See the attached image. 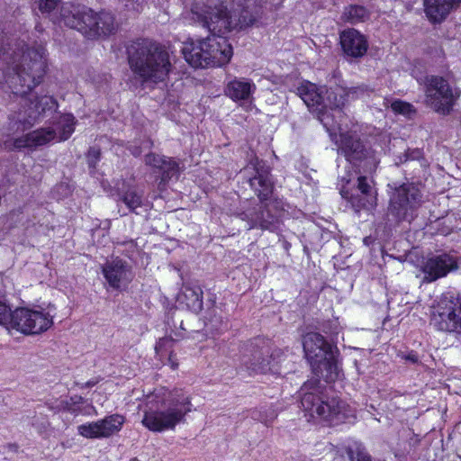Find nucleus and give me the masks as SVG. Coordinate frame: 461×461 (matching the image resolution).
Here are the masks:
<instances>
[{
	"mask_svg": "<svg viewBox=\"0 0 461 461\" xmlns=\"http://www.w3.org/2000/svg\"><path fill=\"white\" fill-rule=\"evenodd\" d=\"M33 105L34 111L29 114L30 118L36 121L40 116L44 115L47 112H55L58 109V102L53 96L44 95L36 96L34 101H30V108Z\"/></svg>",
	"mask_w": 461,
	"mask_h": 461,
	"instance_id": "28",
	"label": "nucleus"
},
{
	"mask_svg": "<svg viewBox=\"0 0 461 461\" xmlns=\"http://www.w3.org/2000/svg\"><path fill=\"white\" fill-rule=\"evenodd\" d=\"M458 267L456 260L447 253L428 258L421 271L427 282H434L445 277L449 272Z\"/></svg>",
	"mask_w": 461,
	"mask_h": 461,
	"instance_id": "21",
	"label": "nucleus"
},
{
	"mask_svg": "<svg viewBox=\"0 0 461 461\" xmlns=\"http://www.w3.org/2000/svg\"><path fill=\"white\" fill-rule=\"evenodd\" d=\"M425 95L429 106L441 115H448L459 97L447 79L440 76L425 77Z\"/></svg>",
	"mask_w": 461,
	"mask_h": 461,
	"instance_id": "11",
	"label": "nucleus"
},
{
	"mask_svg": "<svg viewBox=\"0 0 461 461\" xmlns=\"http://www.w3.org/2000/svg\"><path fill=\"white\" fill-rule=\"evenodd\" d=\"M350 61H353L354 59H349ZM356 61H358L359 59H355Z\"/></svg>",
	"mask_w": 461,
	"mask_h": 461,
	"instance_id": "51",
	"label": "nucleus"
},
{
	"mask_svg": "<svg viewBox=\"0 0 461 461\" xmlns=\"http://www.w3.org/2000/svg\"><path fill=\"white\" fill-rule=\"evenodd\" d=\"M32 125H33V123L29 122V127H32Z\"/></svg>",
	"mask_w": 461,
	"mask_h": 461,
	"instance_id": "50",
	"label": "nucleus"
},
{
	"mask_svg": "<svg viewBox=\"0 0 461 461\" xmlns=\"http://www.w3.org/2000/svg\"><path fill=\"white\" fill-rule=\"evenodd\" d=\"M56 136L57 133L54 129L41 127L20 137L8 139L4 141L3 146L8 151H20L23 149L34 150L50 143Z\"/></svg>",
	"mask_w": 461,
	"mask_h": 461,
	"instance_id": "16",
	"label": "nucleus"
},
{
	"mask_svg": "<svg viewBox=\"0 0 461 461\" xmlns=\"http://www.w3.org/2000/svg\"><path fill=\"white\" fill-rule=\"evenodd\" d=\"M85 403L86 399L83 396L75 394L62 401L60 404L63 411L68 412L74 416H78L88 414L83 407Z\"/></svg>",
	"mask_w": 461,
	"mask_h": 461,
	"instance_id": "29",
	"label": "nucleus"
},
{
	"mask_svg": "<svg viewBox=\"0 0 461 461\" xmlns=\"http://www.w3.org/2000/svg\"><path fill=\"white\" fill-rule=\"evenodd\" d=\"M340 194L356 212L370 209L376 203V196L373 195V187L366 176L357 178L356 187L343 186Z\"/></svg>",
	"mask_w": 461,
	"mask_h": 461,
	"instance_id": "17",
	"label": "nucleus"
},
{
	"mask_svg": "<svg viewBox=\"0 0 461 461\" xmlns=\"http://www.w3.org/2000/svg\"><path fill=\"white\" fill-rule=\"evenodd\" d=\"M194 68H205L208 67H222L229 64L230 59H185Z\"/></svg>",
	"mask_w": 461,
	"mask_h": 461,
	"instance_id": "36",
	"label": "nucleus"
},
{
	"mask_svg": "<svg viewBox=\"0 0 461 461\" xmlns=\"http://www.w3.org/2000/svg\"><path fill=\"white\" fill-rule=\"evenodd\" d=\"M128 62L142 86L164 81L171 69L170 59H128Z\"/></svg>",
	"mask_w": 461,
	"mask_h": 461,
	"instance_id": "13",
	"label": "nucleus"
},
{
	"mask_svg": "<svg viewBox=\"0 0 461 461\" xmlns=\"http://www.w3.org/2000/svg\"><path fill=\"white\" fill-rule=\"evenodd\" d=\"M255 176L249 178V185L260 203L267 202L274 191L269 171L262 170L258 166L255 167Z\"/></svg>",
	"mask_w": 461,
	"mask_h": 461,
	"instance_id": "26",
	"label": "nucleus"
},
{
	"mask_svg": "<svg viewBox=\"0 0 461 461\" xmlns=\"http://www.w3.org/2000/svg\"><path fill=\"white\" fill-rule=\"evenodd\" d=\"M185 296L190 300L186 303L190 309L195 312H200L203 309V292L199 285L185 286Z\"/></svg>",
	"mask_w": 461,
	"mask_h": 461,
	"instance_id": "31",
	"label": "nucleus"
},
{
	"mask_svg": "<svg viewBox=\"0 0 461 461\" xmlns=\"http://www.w3.org/2000/svg\"><path fill=\"white\" fill-rule=\"evenodd\" d=\"M124 422V416L114 413L96 421L81 424L77 430L86 438H106L121 431Z\"/></svg>",
	"mask_w": 461,
	"mask_h": 461,
	"instance_id": "15",
	"label": "nucleus"
},
{
	"mask_svg": "<svg viewBox=\"0 0 461 461\" xmlns=\"http://www.w3.org/2000/svg\"><path fill=\"white\" fill-rule=\"evenodd\" d=\"M53 325V316L41 308L19 307L13 311L8 326L25 335L41 334Z\"/></svg>",
	"mask_w": 461,
	"mask_h": 461,
	"instance_id": "12",
	"label": "nucleus"
},
{
	"mask_svg": "<svg viewBox=\"0 0 461 461\" xmlns=\"http://www.w3.org/2000/svg\"><path fill=\"white\" fill-rule=\"evenodd\" d=\"M102 274L109 286L116 291L127 289L134 277L131 267L118 257L102 267Z\"/></svg>",
	"mask_w": 461,
	"mask_h": 461,
	"instance_id": "18",
	"label": "nucleus"
},
{
	"mask_svg": "<svg viewBox=\"0 0 461 461\" xmlns=\"http://www.w3.org/2000/svg\"><path fill=\"white\" fill-rule=\"evenodd\" d=\"M12 312L10 304L0 297V325L8 326Z\"/></svg>",
	"mask_w": 461,
	"mask_h": 461,
	"instance_id": "39",
	"label": "nucleus"
},
{
	"mask_svg": "<svg viewBox=\"0 0 461 461\" xmlns=\"http://www.w3.org/2000/svg\"><path fill=\"white\" fill-rule=\"evenodd\" d=\"M420 154H421V152L419 149H412V150L408 149L404 154L405 160L415 159V158H419L420 156Z\"/></svg>",
	"mask_w": 461,
	"mask_h": 461,
	"instance_id": "43",
	"label": "nucleus"
},
{
	"mask_svg": "<svg viewBox=\"0 0 461 461\" xmlns=\"http://www.w3.org/2000/svg\"><path fill=\"white\" fill-rule=\"evenodd\" d=\"M59 19L66 26L77 30L88 40L106 39L114 35L119 29V23L112 12H96L70 3L61 5Z\"/></svg>",
	"mask_w": 461,
	"mask_h": 461,
	"instance_id": "2",
	"label": "nucleus"
},
{
	"mask_svg": "<svg viewBox=\"0 0 461 461\" xmlns=\"http://www.w3.org/2000/svg\"><path fill=\"white\" fill-rule=\"evenodd\" d=\"M390 108L395 114L403 115L409 119H411L417 113L413 104L401 99H394L391 103Z\"/></svg>",
	"mask_w": 461,
	"mask_h": 461,
	"instance_id": "34",
	"label": "nucleus"
},
{
	"mask_svg": "<svg viewBox=\"0 0 461 461\" xmlns=\"http://www.w3.org/2000/svg\"><path fill=\"white\" fill-rule=\"evenodd\" d=\"M319 383H320V381L317 379V380H316V381H314L312 384H319Z\"/></svg>",
	"mask_w": 461,
	"mask_h": 461,
	"instance_id": "48",
	"label": "nucleus"
},
{
	"mask_svg": "<svg viewBox=\"0 0 461 461\" xmlns=\"http://www.w3.org/2000/svg\"><path fill=\"white\" fill-rule=\"evenodd\" d=\"M61 0H39L38 8L43 14H51L59 5Z\"/></svg>",
	"mask_w": 461,
	"mask_h": 461,
	"instance_id": "40",
	"label": "nucleus"
},
{
	"mask_svg": "<svg viewBox=\"0 0 461 461\" xmlns=\"http://www.w3.org/2000/svg\"><path fill=\"white\" fill-rule=\"evenodd\" d=\"M305 358L309 362L312 373L322 377L326 383H334L339 378L338 358L339 350L332 346L320 333L310 331L302 339Z\"/></svg>",
	"mask_w": 461,
	"mask_h": 461,
	"instance_id": "6",
	"label": "nucleus"
},
{
	"mask_svg": "<svg viewBox=\"0 0 461 461\" xmlns=\"http://www.w3.org/2000/svg\"><path fill=\"white\" fill-rule=\"evenodd\" d=\"M191 19L199 23L220 40L203 41L195 45L193 41L179 43V49L184 58H217L219 53L221 58H231L233 50L228 41L222 36L236 29H243L253 23L254 19L247 10H243L239 15L236 12H230L223 3L213 5L211 0L208 4H194L191 8Z\"/></svg>",
	"mask_w": 461,
	"mask_h": 461,
	"instance_id": "1",
	"label": "nucleus"
},
{
	"mask_svg": "<svg viewBox=\"0 0 461 461\" xmlns=\"http://www.w3.org/2000/svg\"><path fill=\"white\" fill-rule=\"evenodd\" d=\"M112 53L116 58H169L174 55L170 46L147 38L115 41Z\"/></svg>",
	"mask_w": 461,
	"mask_h": 461,
	"instance_id": "10",
	"label": "nucleus"
},
{
	"mask_svg": "<svg viewBox=\"0 0 461 461\" xmlns=\"http://www.w3.org/2000/svg\"><path fill=\"white\" fill-rule=\"evenodd\" d=\"M175 339L172 337L160 338L155 345V351L160 357L166 356L167 353L174 351Z\"/></svg>",
	"mask_w": 461,
	"mask_h": 461,
	"instance_id": "37",
	"label": "nucleus"
},
{
	"mask_svg": "<svg viewBox=\"0 0 461 461\" xmlns=\"http://www.w3.org/2000/svg\"><path fill=\"white\" fill-rule=\"evenodd\" d=\"M408 360H411L412 363L418 362V357L416 354H409L406 357Z\"/></svg>",
	"mask_w": 461,
	"mask_h": 461,
	"instance_id": "44",
	"label": "nucleus"
},
{
	"mask_svg": "<svg viewBox=\"0 0 461 461\" xmlns=\"http://www.w3.org/2000/svg\"><path fill=\"white\" fill-rule=\"evenodd\" d=\"M241 352L248 360H244L246 367L254 373L281 374V363L285 359V351L276 347L270 339L255 337L246 341Z\"/></svg>",
	"mask_w": 461,
	"mask_h": 461,
	"instance_id": "7",
	"label": "nucleus"
},
{
	"mask_svg": "<svg viewBox=\"0 0 461 461\" xmlns=\"http://www.w3.org/2000/svg\"><path fill=\"white\" fill-rule=\"evenodd\" d=\"M18 212H23V208H19Z\"/></svg>",
	"mask_w": 461,
	"mask_h": 461,
	"instance_id": "49",
	"label": "nucleus"
},
{
	"mask_svg": "<svg viewBox=\"0 0 461 461\" xmlns=\"http://www.w3.org/2000/svg\"><path fill=\"white\" fill-rule=\"evenodd\" d=\"M191 411L189 397L179 401L172 397L170 392L154 393L146 402L141 423L152 432L175 429L177 424L185 420V416Z\"/></svg>",
	"mask_w": 461,
	"mask_h": 461,
	"instance_id": "3",
	"label": "nucleus"
},
{
	"mask_svg": "<svg viewBox=\"0 0 461 461\" xmlns=\"http://www.w3.org/2000/svg\"><path fill=\"white\" fill-rule=\"evenodd\" d=\"M48 59H0V77L14 95L24 97L40 85Z\"/></svg>",
	"mask_w": 461,
	"mask_h": 461,
	"instance_id": "5",
	"label": "nucleus"
},
{
	"mask_svg": "<svg viewBox=\"0 0 461 461\" xmlns=\"http://www.w3.org/2000/svg\"><path fill=\"white\" fill-rule=\"evenodd\" d=\"M461 0H423L424 11L431 23L444 21Z\"/></svg>",
	"mask_w": 461,
	"mask_h": 461,
	"instance_id": "25",
	"label": "nucleus"
},
{
	"mask_svg": "<svg viewBox=\"0 0 461 461\" xmlns=\"http://www.w3.org/2000/svg\"><path fill=\"white\" fill-rule=\"evenodd\" d=\"M343 17L347 22L355 24L365 22L369 17V14L361 5H349L345 9Z\"/></svg>",
	"mask_w": 461,
	"mask_h": 461,
	"instance_id": "32",
	"label": "nucleus"
},
{
	"mask_svg": "<svg viewBox=\"0 0 461 461\" xmlns=\"http://www.w3.org/2000/svg\"><path fill=\"white\" fill-rule=\"evenodd\" d=\"M46 49L42 43L27 47L24 41L0 33V57L8 58H44Z\"/></svg>",
	"mask_w": 461,
	"mask_h": 461,
	"instance_id": "19",
	"label": "nucleus"
},
{
	"mask_svg": "<svg viewBox=\"0 0 461 461\" xmlns=\"http://www.w3.org/2000/svg\"><path fill=\"white\" fill-rule=\"evenodd\" d=\"M297 95L309 108H318L323 101L317 86L310 81H303L297 87Z\"/></svg>",
	"mask_w": 461,
	"mask_h": 461,
	"instance_id": "27",
	"label": "nucleus"
},
{
	"mask_svg": "<svg viewBox=\"0 0 461 461\" xmlns=\"http://www.w3.org/2000/svg\"><path fill=\"white\" fill-rule=\"evenodd\" d=\"M257 89L251 79L245 77H235L229 81L224 88L226 96L233 102L246 101L249 99Z\"/></svg>",
	"mask_w": 461,
	"mask_h": 461,
	"instance_id": "24",
	"label": "nucleus"
},
{
	"mask_svg": "<svg viewBox=\"0 0 461 461\" xmlns=\"http://www.w3.org/2000/svg\"><path fill=\"white\" fill-rule=\"evenodd\" d=\"M167 360H168L171 369L172 370L177 369L178 362H177L176 354L175 353V350L170 353H167Z\"/></svg>",
	"mask_w": 461,
	"mask_h": 461,
	"instance_id": "42",
	"label": "nucleus"
},
{
	"mask_svg": "<svg viewBox=\"0 0 461 461\" xmlns=\"http://www.w3.org/2000/svg\"><path fill=\"white\" fill-rule=\"evenodd\" d=\"M124 7L131 11H140L145 0H120Z\"/></svg>",
	"mask_w": 461,
	"mask_h": 461,
	"instance_id": "41",
	"label": "nucleus"
},
{
	"mask_svg": "<svg viewBox=\"0 0 461 461\" xmlns=\"http://www.w3.org/2000/svg\"><path fill=\"white\" fill-rule=\"evenodd\" d=\"M146 166L152 168L156 175L158 187L163 190L170 180L178 179L180 175V161L173 157L149 152L144 157Z\"/></svg>",
	"mask_w": 461,
	"mask_h": 461,
	"instance_id": "14",
	"label": "nucleus"
},
{
	"mask_svg": "<svg viewBox=\"0 0 461 461\" xmlns=\"http://www.w3.org/2000/svg\"><path fill=\"white\" fill-rule=\"evenodd\" d=\"M422 203V193L413 183H402L390 194L388 212L399 222L412 221Z\"/></svg>",
	"mask_w": 461,
	"mask_h": 461,
	"instance_id": "8",
	"label": "nucleus"
},
{
	"mask_svg": "<svg viewBox=\"0 0 461 461\" xmlns=\"http://www.w3.org/2000/svg\"><path fill=\"white\" fill-rule=\"evenodd\" d=\"M242 214L249 225V229L275 231L279 228V219L270 212L267 202H259L258 204L249 208Z\"/></svg>",
	"mask_w": 461,
	"mask_h": 461,
	"instance_id": "20",
	"label": "nucleus"
},
{
	"mask_svg": "<svg viewBox=\"0 0 461 461\" xmlns=\"http://www.w3.org/2000/svg\"><path fill=\"white\" fill-rule=\"evenodd\" d=\"M119 200L122 202L131 212H136V210L143 205L142 194L134 188H128L119 194Z\"/></svg>",
	"mask_w": 461,
	"mask_h": 461,
	"instance_id": "30",
	"label": "nucleus"
},
{
	"mask_svg": "<svg viewBox=\"0 0 461 461\" xmlns=\"http://www.w3.org/2000/svg\"><path fill=\"white\" fill-rule=\"evenodd\" d=\"M340 44L344 52L351 58H362L368 47L365 36L355 29L344 31L340 34Z\"/></svg>",
	"mask_w": 461,
	"mask_h": 461,
	"instance_id": "23",
	"label": "nucleus"
},
{
	"mask_svg": "<svg viewBox=\"0 0 461 461\" xmlns=\"http://www.w3.org/2000/svg\"><path fill=\"white\" fill-rule=\"evenodd\" d=\"M102 158V150L101 148L97 145L91 146L87 149L86 153V160L89 169L90 174H95Z\"/></svg>",
	"mask_w": 461,
	"mask_h": 461,
	"instance_id": "35",
	"label": "nucleus"
},
{
	"mask_svg": "<svg viewBox=\"0 0 461 461\" xmlns=\"http://www.w3.org/2000/svg\"><path fill=\"white\" fill-rule=\"evenodd\" d=\"M77 120L72 113H65L61 116L60 127L59 131V140L65 141L68 140L75 131Z\"/></svg>",
	"mask_w": 461,
	"mask_h": 461,
	"instance_id": "33",
	"label": "nucleus"
},
{
	"mask_svg": "<svg viewBox=\"0 0 461 461\" xmlns=\"http://www.w3.org/2000/svg\"><path fill=\"white\" fill-rule=\"evenodd\" d=\"M411 75H412V77H413L414 78H416L418 81H420V80H421V79H422V75H421V73H420V74H418V73L416 72V70H415V69H412Z\"/></svg>",
	"mask_w": 461,
	"mask_h": 461,
	"instance_id": "45",
	"label": "nucleus"
},
{
	"mask_svg": "<svg viewBox=\"0 0 461 461\" xmlns=\"http://www.w3.org/2000/svg\"><path fill=\"white\" fill-rule=\"evenodd\" d=\"M347 454L351 461H372L371 456L361 447H357L356 449L348 447Z\"/></svg>",
	"mask_w": 461,
	"mask_h": 461,
	"instance_id": "38",
	"label": "nucleus"
},
{
	"mask_svg": "<svg viewBox=\"0 0 461 461\" xmlns=\"http://www.w3.org/2000/svg\"><path fill=\"white\" fill-rule=\"evenodd\" d=\"M95 384H96L95 381H88V382H86V387H93Z\"/></svg>",
	"mask_w": 461,
	"mask_h": 461,
	"instance_id": "46",
	"label": "nucleus"
},
{
	"mask_svg": "<svg viewBox=\"0 0 461 461\" xmlns=\"http://www.w3.org/2000/svg\"><path fill=\"white\" fill-rule=\"evenodd\" d=\"M430 324L438 331L461 336V294L443 295L431 312Z\"/></svg>",
	"mask_w": 461,
	"mask_h": 461,
	"instance_id": "9",
	"label": "nucleus"
},
{
	"mask_svg": "<svg viewBox=\"0 0 461 461\" xmlns=\"http://www.w3.org/2000/svg\"><path fill=\"white\" fill-rule=\"evenodd\" d=\"M301 403L311 418L326 422L329 426L346 423L355 417L350 405L327 388L312 387V391L303 393Z\"/></svg>",
	"mask_w": 461,
	"mask_h": 461,
	"instance_id": "4",
	"label": "nucleus"
},
{
	"mask_svg": "<svg viewBox=\"0 0 461 461\" xmlns=\"http://www.w3.org/2000/svg\"><path fill=\"white\" fill-rule=\"evenodd\" d=\"M130 461H140L137 457H132L130 459Z\"/></svg>",
	"mask_w": 461,
	"mask_h": 461,
	"instance_id": "47",
	"label": "nucleus"
},
{
	"mask_svg": "<svg viewBox=\"0 0 461 461\" xmlns=\"http://www.w3.org/2000/svg\"><path fill=\"white\" fill-rule=\"evenodd\" d=\"M339 149L345 158L351 164L363 161L369 154L363 140L356 133L350 131L339 134Z\"/></svg>",
	"mask_w": 461,
	"mask_h": 461,
	"instance_id": "22",
	"label": "nucleus"
}]
</instances>
